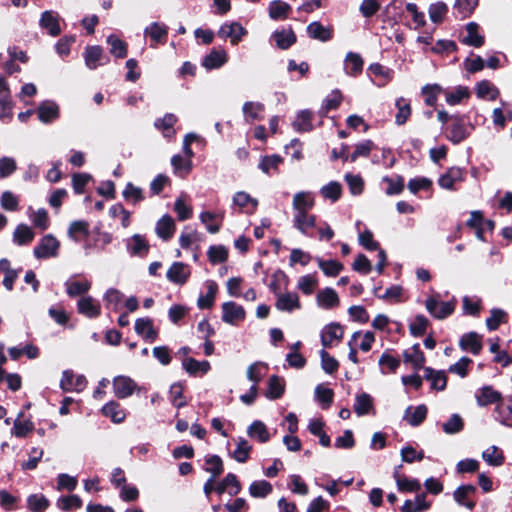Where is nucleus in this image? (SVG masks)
I'll list each match as a JSON object with an SVG mask.
<instances>
[{"instance_id":"1","label":"nucleus","mask_w":512,"mask_h":512,"mask_svg":"<svg viewBox=\"0 0 512 512\" xmlns=\"http://www.w3.org/2000/svg\"><path fill=\"white\" fill-rule=\"evenodd\" d=\"M113 393L118 399H126L139 389L137 383L129 376L118 375L112 380Z\"/></svg>"},{"instance_id":"2","label":"nucleus","mask_w":512,"mask_h":512,"mask_svg":"<svg viewBox=\"0 0 512 512\" xmlns=\"http://www.w3.org/2000/svg\"><path fill=\"white\" fill-rule=\"evenodd\" d=\"M456 306V300L451 301H439L435 297H429L425 301V307L431 316L437 319H444L454 312Z\"/></svg>"},{"instance_id":"3","label":"nucleus","mask_w":512,"mask_h":512,"mask_svg":"<svg viewBox=\"0 0 512 512\" xmlns=\"http://www.w3.org/2000/svg\"><path fill=\"white\" fill-rule=\"evenodd\" d=\"M60 247L59 241L51 234L45 235L34 248V256L38 259L55 257Z\"/></svg>"},{"instance_id":"4","label":"nucleus","mask_w":512,"mask_h":512,"mask_svg":"<svg viewBox=\"0 0 512 512\" xmlns=\"http://www.w3.org/2000/svg\"><path fill=\"white\" fill-rule=\"evenodd\" d=\"M247 35V30L238 22H227L221 25L218 36L229 39L232 45H237Z\"/></svg>"},{"instance_id":"5","label":"nucleus","mask_w":512,"mask_h":512,"mask_svg":"<svg viewBox=\"0 0 512 512\" xmlns=\"http://www.w3.org/2000/svg\"><path fill=\"white\" fill-rule=\"evenodd\" d=\"M246 313L241 305L233 301L225 302L222 304V321L230 324L237 325L245 319Z\"/></svg>"},{"instance_id":"6","label":"nucleus","mask_w":512,"mask_h":512,"mask_svg":"<svg viewBox=\"0 0 512 512\" xmlns=\"http://www.w3.org/2000/svg\"><path fill=\"white\" fill-rule=\"evenodd\" d=\"M293 227L304 236H311L316 227V216L310 212L293 213Z\"/></svg>"},{"instance_id":"7","label":"nucleus","mask_w":512,"mask_h":512,"mask_svg":"<svg viewBox=\"0 0 512 512\" xmlns=\"http://www.w3.org/2000/svg\"><path fill=\"white\" fill-rule=\"evenodd\" d=\"M276 298L275 307L279 311L291 313L301 309L299 296L295 292L277 293Z\"/></svg>"},{"instance_id":"8","label":"nucleus","mask_w":512,"mask_h":512,"mask_svg":"<svg viewBox=\"0 0 512 512\" xmlns=\"http://www.w3.org/2000/svg\"><path fill=\"white\" fill-rule=\"evenodd\" d=\"M86 383L83 375L75 376L71 370H65L60 380V388L65 392H80L85 388Z\"/></svg>"},{"instance_id":"9","label":"nucleus","mask_w":512,"mask_h":512,"mask_svg":"<svg viewBox=\"0 0 512 512\" xmlns=\"http://www.w3.org/2000/svg\"><path fill=\"white\" fill-rule=\"evenodd\" d=\"M343 335L344 331L340 324L330 323L321 331V343L325 348L331 347L334 342H340Z\"/></svg>"},{"instance_id":"10","label":"nucleus","mask_w":512,"mask_h":512,"mask_svg":"<svg viewBox=\"0 0 512 512\" xmlns=\"http://www.w3.org/2000/svg\"><path fill=\"white\" fill-rule=\"evenodd\" d=\"M38 119L44 123L49 124L59 117V106L51 100L43 101L36 109Z\"/></svg>"},{"instance_id":"11","label":"nucleus","mask_w":512,"mask_h":512,"mask_svg":"<svg viewBox=\"0 0 512 512\" xmlns=\"http://www.w3.org/2000/svg\"><path fill=\"white\" fill-rule=\"evenodd\" d=\"M315 205V199L311 192L300 191L294 194L292 200L293 213L310 212Z\"/></svg>"},{"instance_id":"12","label":"nucleus","mask_w":512,"mask_h":512,"mask_svg":"<svg viewBox=\"0 0 512 512\" xmlns=\"http://www.w3.org/2000/svg\"><path fill=\"white\" fill-rule=\"evenodd\" d=\"M127 251L131 256H145L149 251V244L145 237L140 234H134L133 236L125 240Z\"/></svg>"},{"instance_id":"13","label":"nucleus","mask_w":512,"mask_h":512,"mask_svg":"<svg viewBox=\"0 0 512 512\" xmlns=\"http://www.w3.org/2000/svg\"><path fill=\"white\" fill-rule=\"evenodd\" d=\"M77 311L87 318H97L101 313V306L93 297L83 296L77 302Z\"/></svg>"},{"instance_id":"14","label":"nucleus","mask_w":512,"mask_h":512,"mask_svg":"<svg viewBox=\"0 0 512 512\" xmlns=\"http://www.w3.org/2000/svg\"><path fill=\"white\" fill-rule=\"evenodd\" d=\"M39 25L42 29L47 30V32L53 37L58 36L61 33L59 15L54 11H44L41 14Z\"/></svg>"},{"instance_id":"15","label":"nucleus","mask_w":512,"mask_h":512,"mask_svg":"<svg viewBox=\"0 0 512 512\" xmlns=\"http://www.w3.org/2000/svg\"><path fill=\"white\" fill-rule=\"evenodd\" d=\"M453 120L454 122L450 127L448 139L454 144H458L470 135L473 126L469 129L458 116L453 117Z\"/></svg>"},{"instance_id":"16","label":"nucleus","mask_w":512,"mask_h":512,"mask_svg":"<svg viewBox=\"0 0 512 512\" xmlns=\"http://www.w3.org/2000/svg\"><path fill=\"white\" fill-rule=\"evenodd\" d=\"M167 279L175 284H184L190 276V269L182 262H174L167 271Z\"/></svg>"},{"instance_id":"17","label":"nucleus","mask_w":512,"mask_h":512,"mask_svg":"<svg viewBox=\"0 0 512 512\" xmlns=\"http://www.w3.org/2000/svg\"><path fill=\"white\" fill-rule=\"evenodd\" d=\"M459 346L463 351L478 355L482 350V338L476 332L466 333L460 338Z\"/></svg>"},{"instance_id":"18","label":"nucleus","mask_w":512,"mask_h":512,"mask_svg":"<svg viewBox=\"0 0 512 512\" xmlns=\"http://www.w3.org/2000/svg\"><path fill=\"white\" fill-rule=\"evenodd\" d=\"M101 412L105 417L110 418V420L116 424L124 422L126 418L125 409L122 408L120 403L114 400H111L108 403H106L102 407Z\"/></svg>"},{"instance_id":"19","label":"nucleus","mask_w":512,"mask_h":512,"mask_svg":"<svg viewBox=\"0 0 512 512\" xmlns=\"http://www.w3.org/2000/svg\"><path fill=\"white\" fill-rule=\"evenodd\" d=\"M463 179L464 176L462 169L458 167H452L439 177L438 184L443 189L453 190L455 184L462 182Z\"/></svg>"},{"instance_id":"20","label":"nucleus","mask_w":512,"mask_h":512,"mask_svg":"<svg viewBox=\"0 0 512 512\" xmlns=\"http://www.w3.org/2000/svg\"><path fill=\"white\" fill-rule=\"evenodd\" d=\"M307 34L312 39L327 42L333 37V29L315 21L307 26Z\"/></svg>"},{"instance_id":"21","label":"nucleus","mask_w":512,"mask_h":512,"mask_svg":"<svg viewBox=\"0 0 512 512\" xmlns=\"http://www.w3.org/2000/svg\"><path fill=\"white\" fill-rule=\"evenodd\" d=\"M475 398L477 404L483 407L499 402L502 396L500 392L494 390L492 386L487 385L477 390Z\"/></svg>"},{"instance_id":"22","label":"nucleus","mask_w":512,"mask_h":512,"mask_svg":"<svg viewBox=\"0 0 512 512\" xmlns=\"http://www.w3.org/2000/svg\"><path fill=\"white\" fill-rule=\"evenodd\" d=\"M443 94L445 95L446 103L449 106L461 104L470 97V91L465 86H457L446 90L443 89Z\"/></svg>"},{"instance_id":"23","label":"nucleus","mask_w":512,"mask_h":512,"mask_svg":"<svg viewBox=\"0 0 512 512\" xmlns=\"http://www.w3.org/2000/svg\"><path fill=\"white\" fill-rule=\"evenodd\" d=\"M476 492V487L473 485H462L458 487L453 496L455 501L461 505L465 506L469 510H472L475 507V502L470 500V497L474 495Z\"/></svg>"},{"instance_id":"24","label":"nucleus","mask_w":512,"mask_h":512,"mask_svg":"<svg viewBox=\"0 0 512 512\" xmlns=\"http://www.w3.org/2000/svg\"><path fill=\"white\" fill-rule=\"evenodd\" d=\"M135 332L150 342L154 341L158 336L152 319L147 317L139 318L135 321Z\"/></svg>"},{"instance_id":"25","label":"nucleus","mask_w":512,"mask_h":512,"mask_svg":"<svg viewBox=\"0 0 512 512\" xmlns=\"http://www.w3.org/2000/svg\"><path fill=\"white\" fill-rule=\"evenodd\" d=\"M317 305L322 309H332L339 304V297L332 288H325L316 295Z\"/></svg>"},{"instance_id":"26","label":"nucleus","mask_w":512,"mask_h":512,"mask_svg":"<svg viewBox=\"0 0 512 512\" xmlns=\"http://www.w3.org/2000/svg\"><path fill=\"white\" fill-rule=\"evenodd\" d=\"M233 204L245 213L252 214L258 206V200L244 191L237 192L233 197Z\"/></svg>"},{"instance_id":"27","label":"nucleus","mask_w":512,"mask_h":512,"mask_svg":"<svg viewBox=\"0 0 512 512\" xmlns=\"http://www.w3.org/2000/svg\"><path fill=\"white\" fill-rule=\"evenodd\" d=\"M156 234L159 238L163 240L170 239L175 231V222L170 215L162 216L155 227Z\"/></svg>"},{"instance_id":"28","label":"nucleus","mask_w":512,"mask_h":512,"mask_svg":"<svg viewBox=\"0 0 512 512\" xmlns=\"http://www.w3.org/2000/svg\"><path fill=\"white\" fill-rule=\"evenodd\" d=\"M91 281L87 279L74 280L70 278L65 282L66 293L69 297H76L86 294L91 288Z\"/></svg>"},{"instance_id":"29","label":"nucleus","mask_w":512,"mask_h":512,"mask_svg":"<svg viewBox=\"0 0 512 512\" xmlns=\"http://www.w3.org/2000/svg\"><path fill=\"white\" fill-rule=\"evenodd\" d=\"M247 434L250 438L260 443H266L270 440V433L267 426L260 420H255L247 428Z\"/></svg>"},{"instance_id":"30","label":"nucleus","mask_w":512,"mask_h":512,"mask_svg":"<svg viewBox=\"0 0 512 512\" xmlns=\"http://www.w3.org/2000/svg\"><path fill=\"white\" fill-rule=\"evenodd\" d=\"M228 60L224 50H212L202 61L203 67L208 70L217 69L223 66Z\"/></svg>"},{"instance_id":"31","label":"nucleus","mask_w":512,"mask_h":512,"mask_svg":"<svg viewBox=\"0 0 512 512\" xmlns=\"http://www.w3.org/2000/svg\"><path fill=\"white\" fill-rule=\"evenodd\" d=\"M427 407L425 405H418L413 408L409 406L404 414V420H406L411 426L420 425L427 416Z\"/></svg>"},{"instance_id":"32","label":"nucleus","mask_w":512,"mask_h":512,"mask_svg":"<svg viewBox=\"0 0 512 512\" xmlns=\"http://www.w3.org/2000/svg\"><path fill=\"white\" fill-rule=\"evenodd\" d=\"M176 121L177 117L174 114L167 113L163 118L156 119L154 126L162 131L164 137L171 138L175 135L173 126Z\"/></svg>"},{"instance_id":"33","label":"nucleus","mask_w":512,"mask_h":512,"mask_svg":"<svg viewBox=\"0 0 512 512\" xmlns=\"http://www.w3.org/2000/svg\"><path fill=\"white\" fill-rule=\"evenodd\" d=\"M353 408L357 416L369 414L374 408L372 397L367 393L356 395Z\"/></svg>"},{"instance_id":"34","label":"nucleus","mask_w":512,"mask_h":512,"mask_svg":"<svg viewBox=\"0 0 512 512\" xmlns=\"http://www.w3.org/2000/svg\"><path fill=\"white\" fill-rule=\"evenodd\" d=\"M403 356L404 361L411 363L415 369H420L424 366L425 356L420 350L419 344H415L410 349L405 350Z\"/></svg>"},{"instance_id":"35","label":"nucleus","mask_w":512,"mask_h":512,"mask_svg":"<svg viewBox=\"0 0 512 512\" xmlns=\"http://www.w3.org/2000/svg\"><path fill=\"white\" fill-rule=\"evenodd\" d=\"M290 11L291 6L281 0L272 1L268 7L269 16L273 20L286 19Z\"/></svg>"},{"instance_id":"36","label":"nucleus","mask_w":512,"mask_h":512,"mask_svg":"<svg viewBox=\"0 0 512 512\" xmlns=\"http://www.w3.org/2000/svg\"><path fill=\"white\" fill-rule=\"evenodd\" d=\"M395 106L397 108V113L395 115V123L398 126L404 125L409 117L411 116V106L407 99L400 97L396 100Z\"/></svg>"},{"instance_id":"37","label":"nucleus","mask_w":512,"mask_h":512,"mask_svg":"<svg viewBox=\"0 0 512 512\" xmlns=\"http://www.w3.org/2000/svg\"><path fill=\"white\" fill-rule=\"evenodd\" d=\"M33 230L26 224H19L13 232V241L15 244L22 246L31 243L34 239Z\"/></svg>"},{"instance_id":"38","label":"nucleus","mask_w":512,"mask_h":512,"mask_svg":"<svg viewBox=\"0 0 512 512\" xmlns=\"http://www.w3.org/2000/svg\"><path fill=\"white\" fill-rule=\"evenodd\" d=\"M183 368L191 375L206 374L210 370V363L207 360L198 361L189 357L183 361Z\"/></svg>"},{"instance_id":"39","label":"nucleus","mask_w":512,"mask_h":512,"mask_svg":"<svg viewBox=\"0 0 512 512\" xmlns=\"http://www.w3.org/2000/svg\"><path fill=\"white\" fill-rule=\"evenodd\" d=\"M363 69V59L357 53L349 52L345 57V72L348 75L356 76Z\"/></svg>"},{"instance_id":"40","label":"nucleus","mask_w":512,"mask_h":512,"mask_svg":"<svg viewBox=\"0 0 512 512\" xmlns=\"http://www.w3.org/2000/svg\"><path fill=\"white\" fill-rule=\"evenodd\" d=\"M202 224L205 225L207 231L211 234L219 232L221 227L222 215H216L209 211L202 212L199 216Z\"/></svg>"},{"instance_id":"41","label":"nucleus","mask_w":512,"mask_h":512,"mask_svg":"<svg viewBox=\"0 0 512 512\" xmlns=\"http://www.w3.org/2000/svg\"><path fill=\"white\" fill-rule=\"evenodd\" d=\"M0 271L4 273V287L11 291L15 280L18 278V271L10 267V262L6 258L0 260Z\"/></svg>"},{"instance_id":"42","label":"nucleus","mask_w":512,"mask_h":512,"mask_svg":"<svg viewBox=\"0 0 512 512\" xmlns=\"http://www.w3.org/2000/svg\"><path fill=\"white\" fill-rule=\"evenodd\" d=\"M293 128L298 132H308L313 128L312 113L309 110L300 111L292 123Z\"/></svg>"},{"instance_id":"43","label":"nucleus","mask_w":512,"mask_h":512,"mask_svg":"<svg viewBox=\"0 0 512 512\" xmlns=\"http://www.w3.org/2000/svg\"><path fill=\"white\" fill-rule=\"evenodd\" d=\"M483 460L490 466L498 467L504 463L502 451L495 445L488 447L482 452Z\"/></svg>"},{"instance_id":"44","label":"nucleus","mask_w":512,"mask_h":512,"mask_svg":"<svg viewBox=\"0 0 512 512\" xmlns=\"http://www.w3.org/2000/svg\"><path fill=\"white\" fill-rule=\"evenodd\" d=\"M478 24L470 22L466 26L467 35L463 38V42L467 45L480 47L484 43V37L478 33Z\"/></svg>"},{"instance_id":"45","label":"nucleus","mask_w":512,"mask_h":512,"mask_svg":"<svg viewBox=\"0 0 512 512\" xmlns=\"http://www.w3.org/2000/svg\"><path fill=\"white\" fill-rule=\"evenodd\" d=\"M102 49L99 46H89L85 49V64L89 69H96L101 64Z\"/></svg>"},{"instance_id":"46","label":"nucleus","mask_w":512,"mask_h":512,"mask_svg":"<svg viewBox=\"0 0 512 512\" xmlns=\"http://www.w3.org/2000/svg\"><path fill=\"white\" fill-rule=\"evenodd\" d=\"M284 389V381L280 377L273 375L268 381V389L265 395L271 400L278 399L284 393Z\"/></svg>"},{"instance_id":"47","label":"nucleus","mask_w":512,"mask_h":512,"mask_svg":"<svg viewBox=\"0 0 512 512\" xmlns=\"http://www.w3.org/2000/svg\"><path fill=\"white\" fill-rule=\"evenodd\" d=\"M206 285V294L200 295L197 301V305L200 309H207L213 305L218 290V286L214 281H208Z\"/></svg>"},{"instance_id":"48","label":"nucleus","mask_w":512,"mask_h":512,"mask_svg":"<svg viewBox=\"0 0 512 512\" xmlns=\"http://www.w3.org/2000/svg\"><path fill=\"white\" fill-rule=\"evenodd\" d=\"M267 370L268 367L265 363L255 362L247 368L246 376L249 381L253 382V385L257 386L265 376Z\"/></svg>"},{"instance_id":"49","label":"nucleus","mask_w":512,"mask_h":512,"mask_svg":"<svg viewBox=\"0 0 512 512\" xmlns=\"http://www.w3.org/2000/svg\"><path fill=\"white\" fill-rule=\"evenodd\" d=\"M426 378L431 381V386L436 390H444L447 385V376L444 371H434L426 368Z\"/></svg>"},{"instance_id":"50","label":"nucleus","mask_w":512,"mask_h":512,"mask_svg":"<svg viewBox=\"0 0 512 512\" xmlns=\"http://www.w3.org/2000/svg\"><path fill=\"white\" fill-rule=\"evenodd\" d=\"M252 446L244 438H239L237 441L236 449L232 453V457L238 463H245L250 456Z\"/></svg>"},{"instance_id":"51","label":"nucleus","mask_w":512,"mask_h":512,"mask_svg":"<svg viewBox=\"0 0 512 512\" xmlns=\"http://www.w3.org/2000/svg\"><path fill=\"white\" fill-rule=\"evenodd\" d=\"M430 507L425 500V494L417 495L414 500H406L402 506L403 512H422Z\"/></svg>"},{"instance_id":"52","label":"nucleus","mask_w":512,"mask_h":512,"mask_svg":"<svg viewBox=\"0 0 512 512\" xmlns=\"http://www.w3.org/2000/svg\"><path fill=\"white\" fill-rule=\"evenodd\" d=\"M443 93V88L439 84H427L422 87V94L425 96V104L434 107L438 96Z\"/></svg>"},{"instance_id":"53","label":"nucleus","mask_w":512,"mask_h":512,"mask_svg":"<svg viewBox=\"0 0 512 512\" xmlns=\"http://www.w3.org/2000/svg\"><path fill=\"white\" fill-rule=\"evenodd\" d=\"M320 194L324 199L336 202L342 194V186L337 181H331L320 189Z\"/></svg>"},{"instance_id":"54","label":"nucleus","mask_w":512,"mask_h":512,"mask_svg":"<svg viewBox=\"0 0 512 512\" xmlns=\"http://www.w3.org/2000/svg\"><path fill=\"white\" fill-rule=\"evenodd\" d=\"M103 300L108 309L118 311L123 300V294L115 288H109L105 292Z\"/></svg>"},{"instance_id":"55","label":"nucleus","mask_w":512,"mask_h":512,"mask_svg":"<svg viewBox=\"0 0 512 512\" xmlns=\"http://www.w3.org/2000/svg\"><path fill=\"white\" fill-rule=\"evenodd\" d=\"M476 94L479 98L488 97L490 100H495L499 95V91L492 83L483 80L477 84Z\"/></svg>"},{"instance_id":"56","label":"nucleus","mask_w":512,"mask_h":512,"mask_svg":"<svg viewBox=\"0 0 512 512\" xmlns=\"http://www.w3.org/2000/svg\"><path fill=\"white\" fill-rule=\"evenodd\" d=\"M272 492V485L265 481H254L249 487V494L254 498H264Z\"/></svg>"},{"instance_id":"57","label":"nucleus","mask_w":512,"mask_h":512,"mask_svg":"<svg viewBox=\"0 0 512 512\" xmlns=\"http://www.w3.org/2000/svg\"><path fill=\"white\" fill-rule=\"evenodd\" d=\"M242 110H243L245 119L249 122H252L254 120L261 118V113L264 110V106L261 103L250 101V102L244 103Z\"/></svg>"},{"instance_id":"58","label":"nucleus","mask_w":512,"mask_h":512,"mask_svg":"<svg viewBox=\"0 0 512 512\" xmlns=\"http://www.w3.org/2000/svg\"><path fill=\"white\" fill-rule=\"evenodd\" d=\"M344 179L352 195L358 196L362 194L364 190V180L359 174L347 173Z\"/></svg>"},{"instance_id":"59","label":"nucleus","mask_w":512,"mask_h":512,"mask_svg":"<svg viewBox=\"0 0 512 512\" xmlns=\"http://www.w3.org/2000/svg\"><path fill=\"white\" fill-rule=\"evenodd\" d=\"M109 214L113 218H118L123 228H128L131 224V213L126 210L122 204H115L110 207Z\"/></svg>"},{"instance_id":"60","label":"nucleus","mask_w":512,"mask_h":512,"mask_svg":"<svg viewBox=\"0 0 512 512\" xmlns=\"http://www.w3.org/2000/svg\"><path fill=\"white\" fill-rule=\"evenodd\" d=\"M317 263L319 268L327 276H337L343 270V265L336 260H323L318 258Z\"/></svg>"},{"instance_id":"61","label":"nucleus","mask_w":512,"mask_h":512,"mask_svg":"<svg viewBox=\"0 0 512 512\" xmlns=\"http://www.w3.org/2000/svg\"><path fill=\"white\" fill-rule=\"evenodd\" d=\"M184 387L181 383H173L170 387L169 397L172 405L177 408L184 407L187 401L183 395Z\"/></svg>"},{"instance_id":"62","label":"nucleus","mask_w":512,"mask_h":512,"mask_svg":"<svg viewBox=\"0 0 512 512\" xmlns=\"http://www.w3.org/2000/svg\"><path fill=\"white\" fill-rule=\"evenodd\" d=\"M273 38L277 46L281 49H287L296 41V36L292 30H282L275 32Z\"/></svg>"},{"instance_id":"63","label":"nucleus","mask_w":512,"mask_h":512,"mask_svg":"<svg viewBox=\"0 0 512 512\" xmlns=\"http://www.w3.org/2000/svg\"><path fill=\"white\" fill-rule=\"evenodd\" d=\"M168 33V27L158 22L152 23L145 29V34L151 38L154 42H160L165 39Z\"/></svg>"},{"instance_id":"64","label":"nucleus","mask_w":512,"mask_h":512,"mask_svg":"<svg viewBox=\"0 0 512 512\" xmlns=\"http://www.w3.org/2000/svg\"><path fill=\"white\" fill-rule=\"evenodd\" d=\"M207 255L212 264L223 263L228 258V250L223 245L210 246Z\"/></svg>"}]
</instances>
